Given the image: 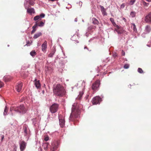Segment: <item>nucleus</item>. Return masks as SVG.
<instances>
[{
  "mask_svg": "<svg viewBox=\"0 0 151 151\" xmlns=\"http://www.w3.org/2000/svg\"><path fill=\"white\" fill-rule=\"evenodd\" d=\"M54 94L57 96L63 97L65 94L66 91L64 87L60 84L54 86L53 88Z\"/></svg>",
  "mask_w": 151,
  "mask_h": 151,
  "instance_id": "f257e3e1",
  "label": "nucleus"
},
{
  "mask_svg": "<svg viewBox=\"0 0 151 151\" xmlns=\"http://www.w3.org/2000/svg\"><path fill=\"white\" fill-rule=\"evenodd\" d=\"M75 104L73 105L72 108V112L69 118L70 120L73 121L74 118H77L80 114V110L77 106H76Z\"/></svg>",
  "mask_w": 151,
  "mask_h": 151,
  "instance_id": "f03ea898",
  "label": "nucleus"
},
{
  "mask_svg": "<svg viewBox=\"0 0 151 151\" xmlns=\"http://www.w3.org/2000/svg\"><path fill=\"white\" fill-rule=\"evenodd\" d=\"M10 111H14L17 113L23 114L26 113L27 110L23 105L22 104L19 106H14L10 108Z\"/></svg>",
  "mask_w": 151,
  "mask_h": 151,
  "instance_id": "7ed1b4c3",
  "label": "nucleus"
},
{
  "mask_svg": "<svg viewBox=\"0 0 151 151\" xmlns=\"http://www.w3.org/2000/svg\"><path fill=\"white\" fill-rule=\"evenodd\" d=\"M100 85V81L98 79L93 83L91 85V88L94 91H98Z\"/></svg>",
  "mask_w": 151,
  "mask_h": 151,
  "instance_id": "20e7f679",
  "label": "nucleus"
},
{
  "mask_svg": "<svg viewBox=\"0 0 151 151\" xmlns=\"http://www.w3.org/2000/svg\"><path fill=\"white\" fill-rule=\"evenodd\" d=\"M59 104L57 103L53 104L50 107V111L52 114L56 112L59 108Z\"/></svg>",
  "mask_w": 151,
  "mask_h": 151,
  "instance_id": "39448f33",
  "label": "nucleus"
},
{
  "mask_svg": "<svg viewBox=\"0 0 151 151\" xmlns=\"http://www.w3.org/2000/svg\"><path fill=\"white\" fill-rule=\"evenodd\" d=\"M59 145L58 141H55L52 142L50 147V151H55L58 148Z\"/></svg>",
  "mask_w": 151,
  "mask_h": 151,
  "instance_id": "423d86ee",
  "label": "nucleus"
},
{
  "mask_svg": "<svg viewBox=\"0 0 151 151\" xmlns=\"http://www.w3.org/2000/svg\"><path fill=\"white\" fill-rule=\"evenodd\" d=\"M102 101L101 98L99 96H97L94 97L92 100V102L93 104L96 105L99 104Z\"/></svg>",
  "mask_w": 151,
  "mask_h": 151,
  "instance_id": "0eeeda50",
  "label": "nucleus"
},
{
  "mask_svg": "<svg viewBox=\"0 0 151 151\" xmlns=\"http://www.w3.org/2000/svg\"><path fill=\"white\" fill-rule=\"evenodd\" d=\"M21 151H23L26 148L27 143L24 141H22L19 143Z\"/></svg>",
  "mask_w": 151,
  "mask_h": 151,
  "instance_id": "6e6552de",
  "label": "nucleus"
},
{
  "mask_svg": "<svg viewBox=\"0 0 151 151\" xmlns=\"http://www.w3.org/2000/svg\"><path fill=\"white\" fill-rule=\"evenodd\" d=\"M144 20L146 22L151 24V12L145 17Z\"/></svg>",
  "mask_w": 151,
  "mask_h": 151,
  "instance_id": "1a4fd4ad",
  "label": "nucleus"
},
{
  "mask_svg": "<svg viewBox=\"0 0 151 151\" xmlns=\"http://www.w3.org/2000/svg\"><path fill=\"white\" fill-rule=\"evenodd\" d=\"M23 84L22 82H19L17 84L16 86V89L18 92H20L22 89Z\"/></svg>",
  "mask_w": 151,
  "mask_h": 151,
  "instance_id": "9d476101",
  "label": "nucleus"
},
{
  "mask_svg": "<svg viewBox=\"0 0 151 151\" xmlns=\"http://www.w3.org/2000/svg\"><path fill=\"white\" fill-rule=\"evenodd\" d=\"M45 14L43 13H42L40 15H37L34 17L33 20L35 21L40 20L42 18H44L45 17Z\"/></svg>",
  "mask_w": 151,
  "mask_h": 151,
  "instance_id": "9b49d317",
  "label": "nucleus"
},
{
  "mask_svg": "<svg viewBox=\"0 0 151 151\" xmlns=\"http://www.w3.org/2000/svg\"><path fill=\"white\" fill-rule=\"evenodd\" d=\"M45 24V22L42 21H36L35 22V24L34 25H35V27L37 28L38 27H42Z\"/></svg>",
  "mask_w": 151,
  "mask_h": 151,
  "instance_id": "f8f14e48",
  "label": "nucleus"
},
{
  "mask_svg": "<svg viewBox=\"0 0 151 151\" xmlns=\"http://www.w3.org/2000/svg\"><path fill=\"white\" fill-rule=\"evenodd\" d=\"M23 129L24 131V136H29V129L28 127L27 126H24Z\"/></svg>",
  "mask_w": 151,
  "mask_h": 151,
  "instance_id": "ddd939ff",
  "label": "nucleus"
},
{
  "mask_svg": "<svg viewBox=\"0 0 151 151\" xmlns=\"http://www.w3.org/2000/svg\"><path fill=\"white\" fill-rule=\"evenodd\" d=\"M42 50L43 52L46 51V49L47 48V42L46 41H45L43 44L41 45Z\"/></svg>",
  "mask_w": 151,
  "mask_h": 151,
  "instance_id": "4468645a",
  "label": "nucleus"
},
{
  "mask_svg": "<svg viewBox=\"0 0 151 151\" xmlns=\"http://www.w3.org/2000/svg\"><path fill=\"white\" fill-rule=\"evenodd\" d=\"M151 31V27L149 25H147L145 29V33L148 34Z\"/></svg>",
  "mask_w": 151,
  "mask_h": 151,
  "instance_id": "2eb2a0df",
  "label": "nucleus"
},
{
  "mask_svg": "<svg viewBox=\"0 0 151 151\" xmlns=\"http://www.w3.org/2000/svg\"><path fill=\"white\" fill-rule=\"evenodd\" d=\"M34 82L35 85L37 88H39L40 87L41 85L39 80L37 81V79L35 78L34 80Z\"/></svg>",
  "mask_w": 151,
  "mask_h": 151,
  "instance_id": "dca6fc26",
  "label": "nucleus"
},
{
  "mask_svg": "<svg viewBox=\"0 0 151 151\" xmlns=\"http://www.w3.org/2000/svg\"><path fill=\"white\" fill-rule=\"evenodd\" d=\"M56 51V50L55 48V47H53L52 49L51 52L48 55V57H49L50 58L52 57L55 53Z\"/></svg>",
  "mask_w": 151,
  "mask_h": 151,
  "instance_id": "f3484780",
  "label": "nucleus"
},
{
  "mask_svg": "<svg viewBox=\"0 0 151 151\" xmlns=\"http://www.w3.org/2000/svg\"><path fill=\"white\" fill-rule=\"evenodd\" d=\"M101 8V12L104 16H106L107 15V13L106 12V9L104 8L103 6L101 5L100 6Z\"/></svg>",
  "mask_w": 151,
  "mask_h": 151,
  "instance_id": "a211bd4d",
  "label": "nucleus"
},
{
  "mask_svg": "<svg viewBox=\"0 0 151 151\" xmlns=\"http://www.w3.org/2000/svg\"><path fill=\"white\" fill-rule=\"evenodd\" d=\"M59 124L61 127H63L65 124V120L63 119H59Z\"/></svg>",
  "mask_w": 151,
  "mask_h": 151,
  "instance_id": "6ab92c4d",
  "label": "nucleus"
},
{
  "mask_svg": "<svg viewBox=\"0 0 151 151\" xmlns=\"http://www.w3.org/2000/svg\"><path fill=\"white\" fill-rule=\"evenodd\" d=\"M92 23L95 25H98L99 22L98 20L95 18H93L92 19Z\"/></svg>",
  "mask_w": 151,
  "mask_h": 151,
  "instance_id": "aec40b11",
  "label": "nucleus"
},
{
  "mask_svg": "<svg viewBox=\"0 0 151 151\" xmlns=\"http://www.w3.org/2000/svg\"><path fill=\"white\" fill-rule=\"evenodd\" d=\"M42 35V33L40 32H38L34 35L33 36V38L34 39H36Z\"/></svg>",
  "mask_w": 151,
  "mask_h": 151,
  "instance_id": "412c9836",
  "label": "nucleus"
},
{
  "mask_svg": "<svg viewBox=\"0 0 151 151\" xmlns=\"http://www.w3.org/2000/svg\"><path fill=\"white\" fill-rule=\"evenodd\" d=\"M27 12V13L31 14L32 13L35 12L34 9L33 8H28Z\"/></svg>",
  "mask_w": 151,
  "mask_h": 151,
  "instance_id": "4be33fe9",
  "label": "nucleus"
},
{
  "mask_svg": "<svg viewBox=\"0 0 151 151\" xmlns=\"http://www.w3.org/2000/svg\"><path fill=\"white\" fill-rule=\"evenodd\" d=\"M84 93V92L83 91L80 92L78 96L77 99L79 100H80L82 98Z\"/></svg>",
  "mask_w": 151,
  "mask_h": 151,
  "instance_id": "5701e85b",
  "label": "nucleus"
},
{
  "mask_svg": "<svg viewBox=\"0 0 151 151\" xmlns=\"http://www.w3.org/2000/svg\"><path fill=\"white\" fill-rule=\"evenodd\" d=\"M115 30L117 32L118 34H121L123 32L124 30L122 29H116Z\"/></svg>",
  "mask_w": 151,
  "mask_h": 151,
  "instance_id": "b1692460",
  "label": "nucleus"
},
{
  "mask_svg": "<svg viewBox=\"0 0 151 151\" xmlns=\"http://www.w3.org/2000/svg\"><path fill=\"white\" fill-rule=\"evenodd\" d=\"M48 147V143H45L43 144V145H42V147L44 148V149L46 150L47 149V148Z\"/></svg>",
  "mask_w": 151,
  "mask_h": 151,
  "instance_id": "393cba45",
  "label": "nucleus"
},
{
  "mask_svg": "<svg viewBox=\"0 0 151 151\" xmlns=\"http://www.w3.org/2000/svg\"><path fill=\"white\" fill-rule=\"evenodd\" d=\"M3 79L5 81H10V76H5L4 77Z\"/></svg>",
  "mask_w": 151,
  "mask_h": 151,
  "instance_id": "a878e982",
  "label": "nucleus"
},
{
  "mask_svg": "<svg viewBox=\"0 0 151 151\" xmlns=\"http://www.w3.org/2000/svg\"><path fill=\"white\" fill-rule=\"evenodd\" d=\"M30 54L31 56L34 57L37 55V53L35 50H32L30 52Z\"/></svg>",
  "mask_w": 151,
  "mask_h": 151,
  "instance_id": "bb28decb",
  "label": "nucleus"
},
{
  "mask_svg": "<svg viewBox=\"0 0 151 151\" xmlns=\"http://www.w3.org/2000/svg\"><path fill=\"white\" fill-rule=\"evenodd\" d=\"M8 111V108L6 106L5 107V108L4 109V115H6L7 114Z\"/></svg>",
  "mask_w": 151,
  "mask_h": 151,
  "instance_id": "cd10ccee",
  "label": "nucleus"
},
{
  "mask_svg": "<svg viewBox=\"0 0 151 151\" xmlns=\"http://www.w3.org/2000/svg\"><path fill=\"white\" fill-rule=\"evenodd\" d=\"M136 14L135 12H131L130 13V15L132 17H134L136 16Z\"/></svg>",
  "mask_w": 151,
  "mask_h": 151,
  "instance_id": "c85d7f7f",
  "label": "nucleus"
},
{
  "mask_svg": "<svg viewBox=\"0 0 151 151\" xmlns=\"http://www.w3.org/2000/svg\"><path fill=\"white\" fill-rule=\"evenodd\" d=\"M35 25H34L32 27V32H31V34H33V33H34V32L36 30V27H35Z\"/></svg>",
  "mask_w": 151,
  "mask_h": 151,
  "instance_id": "c756f323",
  "label": "nucleus"
},
{
  "mask_svg": "<svg viewBox=\"0 0 151 151\" xmlns=\"http://www.w3.org/2000/svg\"><path fill=\"white\" fill-rule=\"evenodd\" d=\"M138 72L140 73H143V71L142 69V68H139L137 70Z\"/></svg>",
  "mask_w": 151,
  "mask_h": 151,
  "instance_id": "7c9ffc66",
  "label": "nucleus"
},
{
  "mask_svg": "<svg viewBox=\"0 0 151 151\" xmlns=\"http://www.w3.org/2000/svg\"><path fill=\"white\" fill-rule=\"evenodd\" d=\"M129 65L128 64H125L124 66V68L125 69H128L129 68Z\"/></svg>",
  "mask_w": 151,
  "mask_h": 151,
  "instance_id": "2f4dec72",
  "label": "nucleus"
},
{
  "mask_svg": "<svg viewBox=\"0 0 151 151\" xmlns=\"http://www.w3.org/2000/svg\"><path fill=\"white\" fill-rule=\"evenodd\" d=\"M29 3L31 5H33L34 4V0H30Z\"/></svg>",
  "mask_w": 151,
  "mask_h": 151,
  "instance_id": "473e14b6",
  "label": "nucleus"
},
{
  "mask_svg": "<svg viewBox=\"0 0 151 151\" xmlns=\"http://www.w3.org/2000/svg\"><path fill=\"white\" fill-rule=\"evenodd\" d=\"M93 29V26L92 25H90L88 28V29L89 31H91Z\"/></svg>",
  "mask_w": 151,
  "mask_h": 151,
  "instance_id": "72a5a7b5",
  "label": "nucleus"
},
{
  "mask_svg": "<svg viewBox=\"0 0 151 151\" xmlns=\"http://www.w3.org/2000/svg\"><path fill=\"white\" fill-rule=\"evenodd\" d=\"M133 30L135 32L137 31V29L136 28V25L134 24H133Z\"/></svg>",
  "mask_w": 151,
  "mask_h": 151,
  "instance_id": "f704fd0d",
  "label": "nucleus"
},
{
  "mask_svg": "<svg viewBox=\"0 0 151 151\" xmlns=\"http://www.w3.org/2000/svg\"><path fill=\"white\" fill-rule=\"evenodd\" d=\"M49 139V137L48 136L45 137L44 140L45 141H47Z\"/></svg>",
  "mask_w": 151,
  "mask_h": 151,
  "instance_id": "c9c22d12",
  "label": "nucleus"
},
{
  "mask_svg": "<svg viewBox=\"0 0 151 151\" xmlns=\"http://www.w3.org/2000/svg\"><path fill=\"white\" fill-rule=\"evenodd\" d=\"M125 6V4L124 3H123L121 5L120 8L121 9H123L124 7Z\"/></svg>",
  "mask_w": 151,
  "mask_h": 151,
  "instance_id": "e433bc0d",
  "label": "nucleus"
},
{
  "mask_svg": "<svg viewBox=\"0 0 151 151\" xmlns=\"http://www.w3.org/2000/svg\"><path fill=\"white\" fill-rule=\"evenodd\" d=\"M14 148L13 150V151H17V147L15 145H14Z\"/></svg>",
  "mask_w": 151,
  "mask_h": 151,
  "instance_id": "4c0bfd02",
  "label": "nucleus"
},
{
  "mask_svg": "<svg viewBox=\"0 0 151 151\" xmlns=\"http://www.w3.org/2000/svg\"><path fill=\"white\" fill-rule=\"evenodd\" d=\"M135 2V0H131L130 1V4H131L132 5Z\"/></svg>",
  "mask_w": 151,
  "mask_h": 151,
  "instance_id": "58836bf2",
  "label": "nucleus"
},
{
  "mask_svg": "<svg viewBox=\"0 0 151 151\" xmlns=\"http://www.w3.org/2000/svg\"><path fill=\"white\" fill-rule=\"evenodd\" d=\"M143 4L144 5V6H148V5L149 4V3H147L146 2H145V1H143Z\"/></svg>",
  "mask_w": 151,
  "mask_h": 151,
  "instance_id": "ea45409f",
  "label": "nucleus"
},
{
  "mask_svg": "<svg viewBox=\"0 0 151 151\" xmlns=\"http://www.w3.org/2000/svg\"><path fill=\"white\" fill-rule=\"evenodd\" d=\"M110 20L111 22L112 23L114 22V19L112 18H110Z\"/></svg>",
  "mask_w": 151,
  "mask_h": 151,
  "instance_id": "a19ab883",
  "label": "nucleus"
},
{
  "mask_svg": "<svg viewBox=\"0 0 151 151\" xmlns=\"http://www.w3.org/2000/svg\"><path fill=\"white\" fill-rule=\"evenodd\" d=\"M29 43H30V42H29V41H27V44L25 45H26V46H29Z\"/></svg>",
  "mask_w": 151,
  "mask_h": 151,
  "instance_id": "79ce46f5",
  "label": "nucleus"
},
{
  "mask_svg": "<svg viewBox=\"0 0 151 151\" xmlns=\"http://www.w3.org/2000/svg\"><path fill=\"white\" fill-rule=\"evenodd\" d=\"M122 54L123 56H124L125 55V52L123 50L122 51Z\"/></svg>",
  "mask_w": 151,
  "mask_h": 151,
  "instance_id": "37998d69",
  "label": "nucleus"
},
{
  "mask_svg": "<svg viewBox=\"0 0 151 151\" xmlns=\"http://www.w3.org/2000/svg\"><path fill=\"white\" fill-rule=\"evenodd\" d=\"M4 85V83L3 82L1 81V88L3 87Z\"/></svg>",
  "mask_w": 151,
  "mask_h": 151,
  "instance_id": "c03bdc74",
  "label": "nucleus"
},
{
  "mask_svg": "<svg viewBox=\"0 0 151 151\" xmlns=\"http://www.w3.org/2000/svg\"><path fill=\"white\" fill-rule=\"evenodd\" d=\"M112 24L114 26H116V24L114 22H113Z\"/></svg>",
  "mask_w": 151,
  "mask_h": 151,
  "instance_id": "a18cd8bd",
  "label": "nucleus"
},
{
  "mask_svg": "<svg viewBox=\"0 0 151 151\" xmlns=\"http://www.w3.org/2000/svg\"><path fill=\"white\" fill-rule=\"evenodd\" d=\"M116 26L117 27V29H120L119 26L118 25H116Z\"/></svg>",
  "mask_w": 151,
  "mask_h": 151,
  "instance_id": "49530a36",
  "label": "nucleus"
},
{
  "mask_svg": "<svg viewBox=\"0 0 151 151\" xmlns=\"http://www.w3.org/2000/svg\"><path fill=\"white\" fill-rule=\"evenodd\" d=\"M123 19L124 20V21L125 22H126L127 20H126V19H125V18H123Z\"/></svg>",
  "mask_w": 151,
  "mask_h": 151,
  "instance_id": "de8ad7c7",
  "label": "nucleus"
},
{
  "mask_svg": "<svg viewBox=\"0 0 151 151\" xmlns=\"http://www.w3.org/2000/svg\"><path fill=\"white\" fill-rule=\"evenodd\" d=\"M4 138V136L3 135L1 136V140H2Z\"/></svg>",
  "mask_w": 151,
  "mask_h": 151,
  "instance_id": "09e8293b",
  "label": "nucleus"
},
{
  "mask_svg": "<svg viewBox=\"0 0 151 151\" xmlns=\"http://www.w3.org/2000/svg\"><path fill=\"white\" fill-rule=\"evenodd\" d=\"M101 99L102 98H103L104 97V96L103 94L101 95Z\"/></svg>",
  "mask_w": 151,
  "mask_h": 151,
  "instance_id": "8fccbe9b",
  "label": "nucleus"
},
{
  "mask_svg": "<svg viewBox=\"0 0 151 151\" xmlns=\"http://www.w3.org/2000/svg\"><path fill=\"white\" fill-rule=\"evenodd\" d=\"M75 22H77V18H76L75 19Z\"/></svg>",
  "mask_w": 151,
  "mask_h": 151,
  "instance_id": "3c124183",
  "label": "nucleus"
},
{
  "mask_svg": "<svg viewBox=\"0 0 151 151\" xmlns=\"http://www.w3.org/2000/svg\"><path fill=\"white\" fill-rule=\"evenodd\" d=\"M116 56H117V55L116 54H114L113 55V57L115 58Z\"/></svg>",
  "mask_w": 151,
  "mask_h": 151,
  "instance_id": "603ef678",
  "label": "nucleus"
},
{
  "mask_svg": "<svg viewBox=\"0 0 151 151\" xmlns=\"http://www.w3.org/2000/svg\"><path fill=\"white\" fill-rule=\"evenodd\" d=\"M146 0L149 2H150L151 1V0Z\"/></svg>",
  "mask_w": 151,
  "mask_h": 151,
  "instance_id": "864d4df0",
  "label": "nucleus"
},
{
  "mask_svg": "<svg viewBox=\"0 0 151 151\" xmlns=\"http://www.w3.org/2000/svg\"><path fill=\"white\" fill-rule=\"evenodd\" d=\"M49 1H56V0H48Z\"/></svg>",
  "mask_w": 151,
  "mask_h": 151,
  "instance_id": "5fc2aeb1",
  "label": "nucleus"
},
{
  "mask_svg": "<svg viewBox=\"0 0 151 151\" xmlns=\"http://www.w3.org/2000/svg\"><path fill=\"white\" fill-rule=\"evenodd\" d=\"M84 49H87V50H88V48L86 46H85L84 47Z\"/></svg>",
  "mask_w": 151,
  "mask_h": 151,
  "instance_id": "6e6d98bb",
  "label": "nucleus"
},
{
  "mask_svg": "<svg viewBox=\"0 0 151 151\" xmlns=\"http://www.w3.org/2000/svg\"><path fill=\"white\" fill-rule=\"evenodd\" d=\"M85 82L84 81H83V83H84L85 84Z\"/></svg>",
  "mask_w": 151,
  "mask_h": 151,
  "instance_id": "4d7b16f0",
  "label": "nucleus"
},
{
  "mask_svg": "<svg viewBox=\"0 0 151 151\" xmlns=\"http://www.w3.org/2000/svg\"><path fill=\"white\" fill-rule=\"evenodd\" d=\"M40 150H42L41 148H40Z\"/></svg>",
  "mask_w": 151,
  "mask_h": 151,
  "instance_id": "13d9d810",
  "label": "nucleus"
},
{
  "mask_svg": "<svg viewBox=\"0 0 151 151\" xmlns=\"http://www.w3.org/2000/svg\"><path fill=\"white\" fill-rule=\"evenodd\" d=\"M8 46H9V45H8Z\"/></svg>",
  "mask_w": 151,
  "mask_h": 151,
  "instance_id": "bf43d9fd",
  "label": "nucleus"
},
{
  "mask_svg": "<svg viewBox=\"0 0 151 151\" xmlns=\"http://www.w3.org/2000/svg\"><path fill=\"white\" fill-rule=\"evenodd\" d=\"M11 125H12V124H11Z\"/></svg>",
  "mask_w": 151,
  "mask_h": 151,
  "instance_id": "052dcab7",
  "label": "nucleus"
}]
</instances>
